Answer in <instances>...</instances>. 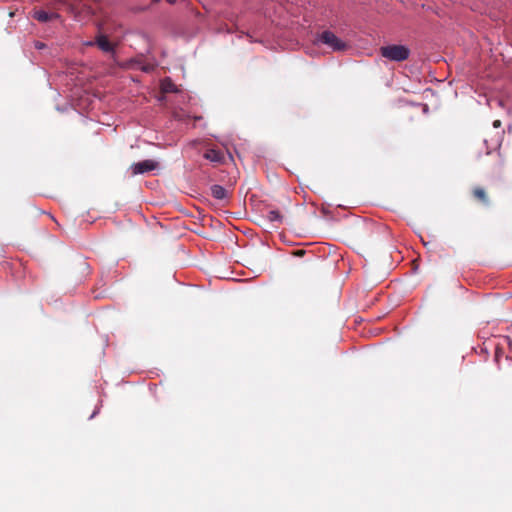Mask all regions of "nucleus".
<instances>
[{"label":"nucleus","instance_id":"11","mask_svg":"<svg viewBox=\"0 0 512 512\" xmlns=\"http://www.w3.org/2000/svg\"><path fill=\"white\" fill-rule=\"evenodd\" d=\"M132 63H133V65L137 66L139 69H141L144 72H151L154 70L153 64L141 65L139 61H133Z\"/></svg>","mask_w":512,"mask_h":512},{"label":"nucleus","instance_id":"6","mask_svg":"<svg viewBox=\"0 0 512 512\" xmlns=\"http://www.w3.org/2000/svg\"><path fill=\"white\" fill-rule=\"evenodd\" d=\"M204 158L214 163H222L224 161L223 153L215 149H208L204 153Z\"/></svg>","mask_w":512,"mask_h":512},{"label":"nucleus","instance_id":"5","mask_svg":"<svg viewBox=\"0 0 512 512\" xmlns=\"http://www.w3.org/2000/svg\"><path fill=\"white\" fill-rule=\"evenodd\" d=\"M472 196L477 202L481 203L484 206H489L491 203L488 193L486 192V190L483 187H480V186L474 187L472 189Z\"/></svg>","mask_w":512,"mask_h":512},{"label":"nucleus","instance_id":"14","mask_svg":"<svg viewBox=\"0 0 512 512\" xmlns=\"http://www.w3.org/2000/svg\"><path fill=\"white\" fill-rule=\"evenodd\" d=\"M493 126H494L495 128H499V127L501 126V121H500V120H495V121L493 122Z\"/></svg>","mask_w":512,"mask_h":512},{"label":"nucleus","instance_id":"3","mask_svg":"<svg viewBox=\"0 0 512 512\" xmlns=\"http://www.w3.org/2000/svg\"><path fill=\"white\" fill-rule=\"evenodd\" d=\"M157 168H158V162L148 159V160H144V161L132 164L130 167V170H131V175L135 176L138 174H144V173L153 171Z\"/></svg>","mask_w":512,"mask_h":512},{"label":"nucleus","instance_id":"7","mask_svg":"<svg viewBox=\"0 0 512 512\" xmlns=\"http://www.w3.org/2000/svg\"><path fill=\"white\" fill-rule=\"evenodd\" d=\"M211 195L215 198V199H218V200H223L225 198H227V195H228V192L227 190L221 186V185H218V184H215V185H212L211 188Z\"/></svg>","mask_w":512,"mask_h":512},{"label":"nucleus","instance_id":"4","mask_svg":"<svg viewBox=\"0 0 512 512\" xmlns=\"http://www.w3.org/2000/svg\"><path fill=\"white\" fill-rule=\"evenodd\" d=\"M96 44L99 49L106 53H113L115 45L111 43L105 35H99L96 37L95 42H89L88 45Z\"/></svg>","mask_w":512,"mask_h":512},{"label":"nucleus","instance_id":"13","mask_svg":"<svg viewBox=\"0 0 512 512\" xmlns=\"http://www.w3.org/2000/svg\"><path fill=\"white\" fill-rule=\"evenodd\" d=\"M44 47H45V44L42 43V42H36L35 43V48H37V49H42Z\"/></svg>","mask_w":512,"mask_h":512},{"label":"nucleus","instance_id":"9","mask_svg":"<svg viewBox=\"0 0 512 512\" xmlns=\"http://www.w3.org/2000/svg\"><path fill=\"white\" fill-rule=\"evenodd\" d=\"M33 17L39 22H48L53 18L59 17L58 14H51L44 10H37L34 12Z\"/></svg>","mask_w":512,"mask_h":512},{"label":"nucleus","instance_id":"1","mask_svg":"<svg viewBox=\"0 0 512 512\" xmlns=\"http://www.w3.org/2000/svg\"><path fill=\"white\" fill-rule=\"evenodd\" d=\"M380 54L382 57L395 61L402 62L407 60L410 56V50L404 45H387L380 48Z\"/></svg>","mask_w":512,"mask_h":512},{"label":"nucleus","instance_id":"12","mask_svg":"<svg viewBox=\"0 0 512 512\" xmlns=\"http://www.w3.org/2000/svg\"><path fill=\"white\" fill-rule=\"evenodd\" d=\"M306 251L305 250H297L295 251L294 255L298 256V257H302L303 255H305Z\"/></svg>","mask_w":512,"mask_h":512},{"label":"nucleus","instance_id":"2","mask_svg":"<svg viewBox=\"0 0 512 512\" xmlns=\"http://www.w3.org/2000/svg\"><path fill=\"white\" fill-rule=\"evenodd\" d=\"M318 40L336 52L345 51L348 48V44L331 31H323L319 34Z\"/></svg>","mask_w":512,"mask_h":512},{"label":"nucleus","instance_id":"10","mask_svg":"<svg viewBox=\"0 0 512 512\" xmlns=\"http://www.w3.org/2000/svg\"><path fill=\"white\" fill-rule=\"evenodd\" d=\"M267 218L271 222L282 223L283 221V215L278 210H270L267 214Z\"/></svg>","mask_w":512,"mask_h":512},{"label":"nucleus","instance_id":"8","mask_svg":"<svg viewBox=\"0 0 512 512\" xmlns=\"http://www.w3.org/2000/svg\"><path fill=\"white\" fill-rule=\"evenodd\" d=\"M161 91L163 93H176L178 92V89L171 78L166 77L161 81Z\"/></svg>","mask_w":512,"mask_h":512},{"label":"nucleus","instance_id":"15","mask_svg":"<svg viewBox=\"0 0 512 512\" xmlns=\"http://www.w3.org/2000/svg\"><path fill=\"white\" fill-rule=\"evenodd\" d=\"M166 1L169 2V3H174L175 2V0H166Z\"/></svg>","mask_w":512,"mask_h":512},{"label":"nucleus","instance_id":"16","mask_svg":"<svg viewBox=\"0 0 512 512\" xmlns=\"http://www.w3.org/2000/svg\"><path fill=\"white\" fill-rule=\"evenodd\" d=\"M500 145V142L499 140L496 141V146H499Z\"/></svg>","mask_w":512,"mask_h":512}]
</instances>
